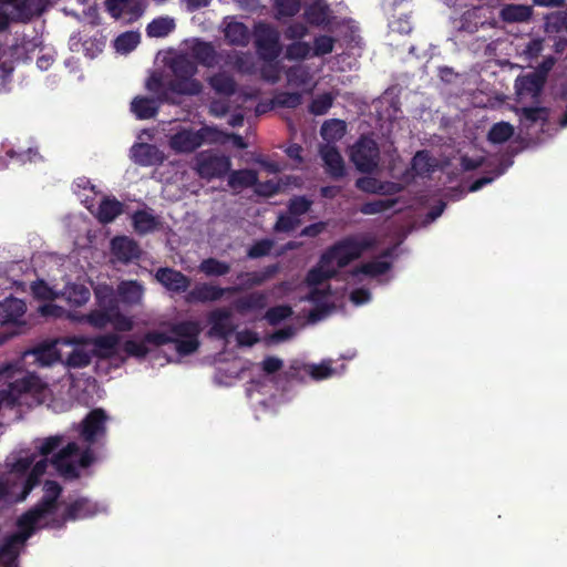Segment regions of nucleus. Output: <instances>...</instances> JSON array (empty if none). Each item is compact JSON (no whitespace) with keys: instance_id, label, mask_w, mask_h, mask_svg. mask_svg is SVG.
I'll return each instance as SVG.
<instances>
[{"instance_id":"nucleus-6","label":"nucleus","mask_w":567,"mask_h":567,"mask_svg":"<svg viewBox=\"0 0 567 567\" xmlns=\"http://www.w3.org/2000/svg\"><path fill=\"white\" fill-rule=\"evenodd\" d=\"M380 150L373 137L362 135L350 151V159L361 173H372L378 167Z\"/></svg>"},{"instance_id":"nucleus-56","label":"nucleus","mask_w":567,"mask_h":567,"mask_svg":"<svg viewBox=\"0 0 567 567\" xmlns=\"http://www.w3.org/2000/svg\"><path fill=\"white\" fill-rule=\"evenodd\" d=\"M333 104V96L331 94H321L310 102L309 112L315 115H322L327 113Z\"/></svg>"},{"instance_id":"nucleus-41","label":"nucleus","mask_w":567,"mask_h":567,"mask_svg":"<svg viewBox=\"0 0 567 567\" xmlns=\"http://www.w3.org/2000/svg\"><path fill=\"white\" fill-rule=\"evenodd\" d=\"M398 198H377L361 205L360 213L363 215H378L395 206Z\"/></svg>"},{"instance_id":"nucleus-23","label":"nucleus","mask_w":567,"mask_h":567,"mask_svg":"<svg viewBox=\"0 0 567 567\" xmlns=\"http://www.w3.org/2000/svg\"><path fill=\"white\" fill-rule=\"evenodd\" d=\"M94 293L99 309L113 312L120 324L126 323L127 317L121 312L116 295L111 288L97 289Z\"/></svg>"},{"instance_id":"nucleus-16","label":"nucleus","mask_w":567,"mask_h":567,"mask_svg":"<svg viewBox=\"0 0 567 567\" xmlns=\"http://www.w3.org/2000/svg\"><path fill=\"white\" fill-rule=\"evenodd\" d=\"M210 328L208 334L219 339H226L233 334L236 327L231 322V312L227 309H216L208 315Z\"/></svg>"},{"instance_id":"nucleus-61","label":"nucleus","mask_w":567,"mask_h":567,"mask_svg":"<svg viewBox=\"0 0 567 567\" xmlns=\"http://www.w3.org/2000/svg\"><path fill=\"white\" fill-rule=\"evenodd\" d=\"M255 193L261 197H271L280 193V185L275 181H257V184H255Z\"/></svg>"},{"instance_id":"nucleus-13","label":"nucleus","mask_w":567,"mask_h":567,"mask_svg":"<svg viewBox=\"0 0 567 567\" xmlns=\"http://www.w3.org/2000/svg\"><path fill=\"white\" fill-rule=\"evenodd\" d=\"M107 416L103 409H93L82 421L81 436L85 443L92 445L99 436L106 432L105 422Z\"/></svg>"},{"instance_id":"nucleus-49","label":"nucleus","mask_w":567,"mask_h":567,"mask_svg":"<svg viewBox=\"0 0 567 567\" xmlns=\"http://www.w3.org/2000/svg\"><path fill=\"white\" fill-rule=\"evenodd\" d=\"M68 300L73 306H82L91 298V291L81 286V284H73L66 289Z\"/></svg>"},{"instance_id":"nucleus-17","label":"nucleus","mask_w":567,"mask_h":567,"mask_svg":"<svg viewBox=\"0 0 567 567\" xmlns=\"http://www.w3.org/2000/svg\"><path fill=\"white\" fill-rule=\"evenodd\" d=\"M82 321L92 326L93 328L103 329L107 324H112L117 331H128L133 328V321L131 318H126V323L120 324L117 318L104 309L93 310L82 317Z\"/></svg>"},{"instance_id":"nucleus-48","label":"nucleus","mask_w":567,"mask_h":567,"mask_svg":"<svg viewBox=\"0 0 567 567\" xmlns=\"http://www.w3.org/2000/svg\"><path fill=\"white\" fill-rule=\"evenodd\" d=\"M302 0H275L274 8L277 18L293 17L300 12Z\"/></svg>"},{"instance_id":"nucleus-33","label":"nucleus","mask_w":567,"mask_h":567,"mask_svg":"<svg viewBox=\"0 0 567 567\" xmlns=\"http://www.w3.org/2000/svg\"><path fill=\"white\" fill-rule=\"evenodd\" d=\"M532 13V7L528 4L509 3L502 7L499 17L507 23H515V21L528 20Z\"/></svg>"},{"instance_id":"nucleus-31","label":"nucleus","mask_w":567,"mask_h":567,"mask_svg":"<svg viewBox=\"0 0 567 567\" xmlns=\"http://www.w3.org/2000/svg\"><path fill=\"white\" fill-rule=\"evenodd\" d=\"M258 182V172L254 169L231 171L228 175V186L233 190L245 189V187L255 186Z\"/></svg>"},{"instance_id":"nucleus-42","label":"nucleus","mask_w":567,"mask_h":567,"mask_svg":"<svg viewBox=\"0 0 567 567\" xmlns=\"http://www.w3.org/2000/svg\"><path fill=\"white\" fill-rule=\"evenodd\" d=\"M391 264L388 261H374L362 264L352 270L353 276L365 275L370 277H378L385 275L389 271Z\"/></svg>"},{"instance_id":"nucleus-12","label":"nucleus","mask_w":567,"mask_h":567,"mask_svg":"<svg viewBox=\"0 0 567 567\" xmlns=\"http://www.w3.org/2000/svg\"><path fill=\"white\" fill-rule=\"evenodd\" d=\"M240 287L221 288L214 286L213 282H198L188 292L186 300L188 302H214L224 298L225 293H236Z\"/></svg>"},{"instance_id":"nucleus-4","label":"nucleus","mask_w":567,"mask_h":567,"mask_svg":"<svg viewBox=\"0 0 567 567\" xmlns=\"http://www.w3.org/2000/svg\"><path fill=\"white\" fill-rule=\"evenodd\" d=\"M255 47L259 59L264 62H275L282 51L280 44V31L265 22L255 25Z\"/></svg>"},{"instance_id":"nucleus-5","label":"nucleus","mask_w":567,"mask_h":567,"mask_svg":"<svg viewBox=\"0 0 567 567\" xmlns=\"http://www.w3.org/2000/svg\"><path fill=\"white\" fill-rule=\"evenodd\" d=\"M221 134V132L212 128V126H203L202 130L196 132L183 130L171 136L169 146L178 154H192L193 151L203 146L205 141L209 140L212 143H215Z\"/></svg>"},{"instance_id":"nucleus-62","label":"nucleus","mask_w":567,"mask_h":567,"mask_svg":"<svg viewBox=\"0 0 567 567\" xmlns=\"http://www.w3.org/2000/svg\"><path fill=\"white\" fill-rule=\"evenodd\" d=\"M260 74L265 80H268L269 83H277L280 79V66L278 65V62H265L260 69Z\"/></svg>"},{"instance_id":"nucleus-9","label":"nucleus","mask_w":567,"mask_h":567,"mask_svg":"<svg viewBox=\"0 0 567 567\" xmlns=\"http://www.w3.org/2000/svg\"><path fill=\"white\" fill-rule=\"evenodd\" d=\"M18 533L8 536L0 546V564L16 567L19 557V546L24 544L34 533V525H24L22 516L18 519Z\"/></svg>"},{"instance_id":"nucleus-39","label":"nucleus","mask_w":567,"mask_h":567,"mask_svg":"<svg viewBox=\"0 0 567 567\" xmlns=\"http://www.w3.org/2000/svg\"><path fill=\"white\" fill-rule=\"evenodd\" d=\"M133 224L138 234H148L157 228L158 221L148 210L137 209L133 215Z\"/></svg>"},{"instance_id":"nucleus-29","label":"nucleus","mask_w":567,"mask_h":567,"mask_svg":"<svg viewBox=\"0 0 567 567\" xmlns=\"http://www.w3.org/2000/svg\"><path fill=\"white\" fill-rule=\"evenodd\" d=\"M330 9L323 0H313L305 9L303 17L310 25H322L328 21Z\"/></svg>"},{"instance_id":"nucleus-37","label":"nucleus","mask_w":567,"mask_h":567,"mask_svg":"<svg viewBox=\"0 0 567 567\" xmlns=\"http://www.w3.org/2000/svg\"><path fill=\"white\" fill-rule=\"evenodd\" d=\"M286 76L288 84L297 87L309 85L312 79L310 66L305 64L288 66L286 70Z\"/></svg>"},{"instance_id":"nucleus-24","label":"nucleus","mask_w":567,"mask_h":567,"mask_svg":"<svg viewBox=\"0 0 567 567\" xmlns=\"http://www.w3.org/2000/svg\"><path fill=\"white\" fill-rule=\"evenodd\" d=\"M120 338L116 334H104L91 340L93 358L110 359L116 351Z\"/></svg>"},{"instance_id":"nucleus-57","label":"nucleus","mask_w":567,"mask_h":567,"mask_svg":"<svg viewBox=\"0 0 567 567\" xmlns=\"http://www.w3.org/2000/svg\"><path fill=\"white\" fill-rule=\"evenodd\" d=\"M522 115L523 118L530 124L537 122L546 123L548 121L549 111L546 107H523Z\"/></svg>"},{"instance_id":"nucleus-27","label":"nucleus","mask_w":567,"mask_h":567,"mask_svg":"<svg viewBox=\"0 0 567 567\" xmlns=\"http://www.w3.org/2000/svg\"><path fill=\"white\" fill-rule=\"evenodd\" d=\"M159 111V104L157 100L136 96L131 102V112L136 115L137 120H150L153 118Z\"/></svg>"},{"instance_id":"nucleus-21","label":"nucleus","mask_w":567,"mask_h":567,"mask_svg":"<svg viewBox=\"0 0 567 567\" xmlns=\"http://www.w3.org/2000/svg\"><path fill=\"white\" fill-rule=\"evenodd\" d=\"M280 267L278 264L269 265L261 270H254L252 272H240L237 279L240 280V291L243 289H250L262 285L278 274Z\"/></svg>"},{"instance_id":"nucleus-32","label":"nucleus","mask_w":567,"mask_h":567,"mask_svg":"<svg viewBox=\"0 0 567 567\" xmlns=\"http://www.w3.org/2000/svg\"><path fill=\"white\" fill-rule=\"evenodd\" d=\"M208 83L216 94L224 96L236 94V82L230 74L218 72L208 79Z\"/></svg>"},{"instance_id":"nucleus-47","label":"nucleus","mask_w":567,"mask_h":567,"mask_svg":"<svg viewBox=\"0 0 567 567\" xmlns=\"http://www.w3.org/2000/svg\"><path fill=\"white\" fill-rule=\"evenodd\" d=\"M93 354L82 348H75L68 354L65 364L70 368H83L91 363Z\"/></svg>"},{"instance_id":"nucleus-30","label":"nucleus","mask_w":567,"mask_h":567,"mask_svg":"<svg viewBox=\"0 0 567 567\" xmlns=\"http://www.w3.org/2000/svg\"><path fill=\"white\" fill-rule=\"evenodd\" d=\"M123 204L115 197H104L100 203L95 217L101 223H111L122 215Z\"/></svg>"},{"instance_id":"nucleus-3","label":"nucleus","mask_w":567,"mask_h":567,"mask_svg":"<svg viewBox=\"0 0 567 567\" xmlns=\"http://www.w3.org/2000/svg\"><path fill=\"white\" fill-rule=\"evenodd\" d=\"M174 79L168 80L167 90L178 95L195 96L203 91V84L194 75L197 65L186 54L176 55L169 63Z\"/></svg>"},{"instance_id":"nucleus-8","label":"nucleus","mask_w":567,"mask_h":567,"mask_svg":"<svg viewBox=\"0 0 567 567\" xmlns=\"http://www.w3.org/2000/svg\"><path fill=\"white\" fill-rule=\"evenodd\" d=\"M45 494L41 497L38 505L30 508L25 514L22 515V523L30 526H34L41 520V518L53 514L58 506V498L61 495V486L58 482L47 481L44 484Z\"/></svg>"},{"instance_id":"nucleus-14","label":"nucleus","mask_w":567,"mask_h":567,"mask_svg":"<svg viewBox=\"0 0 567 567\" xmlns=\"http://www.w3.org/2000/svg\"><path fill=\"white\" fill-rule=\"evenodd\" d=\"M155 277L163 287L177 293L186 291L192 284L189 277L182 274L181 270L171 267H159Z\"/></svg>"},{"instance_id":"nucleus-59","label":"nucleus","mask_w":567,"mask_h":567,"mask_svg":"<svg viewBox=\"0 0 567 567\" xmlns=\"http://www.w3.org/2000/svg\"><path fill=\"white\" fill-rule=\"evenodd\" d=\"M146 87L148 91L153 92L154 94H157V97L161 102L167 101V91H169L167 87L164 90V83L161 78V75L153 74L148 78Z\"/></svg>"},{"instance_id":"nucleus-52","label":"nucleus","mask_w":567,"mask_h":567,"mask_svg":"<svg viewBox=\"0 0 567 567\" xmlns=\"http://www.w3.org/2000/svg\"><path fill=\"white\" fill-rule=\"evenodd\" d=\"M140 35L136 31H126L115 40V49L122 52H130L137 48Z\"/></svg>"},{"instance_id":"nucleus-26","label":"nucleus","mask_w":567,"mask_h":567,"mask_svg":"<svg viewBox=\"0 0 567 567\" xmlns=\"http://www.w3.org/2000/svg\"><path fill=\"white\" fill-rule=\"evenodd\" d=\"M545 84V78L538 73H528L518 76L516 80L517 94H527L530 96H538Z\"/></svg>"},{"instance_id":"nucleus-28","label":"nucleus","mask_w":567,"mask_h":567,"mask_svg":"<svg viewBox=\"0 0 567 567\" xmlns=\"http://www.w3.org/2000/svg\"><path fill=\"white\" fill-rule=\"evenodd\" d=\"M305 371L313 379L320 380L330 377L333 368L327 363L320 364H291L286 374L288 378H296L298 372Z\"/></svg>"},{"instance_id":"nucleus-34","label":"nucleus","mask_w":567,"mask_h":567,"mask_svg":"<svg viewBox=\"0 0 567 567\" xmlns=\"http://www.w3.org/2000/svg\"><path fill=\"white\" fill-rule=\"evenodd\" d=\"M224 37L235 45H247L250 40L249 29L241 22L228 23L224 30Z\"/></svg>"},{"instance_id":"nucleus-36","label":"nucleus","mask_w":567,"mask_h":567,"mask_svg":"<svg viewBox=\"0 0 567 567\" xmlns=\"http://www.w3.org/2000/svg\"><path fill=\"white\" fill-rule=\"evenodd\" d=\"M436 167V162L427 150L417 151L411 159V169L419 176L431 174Z\"/></svg>"},{"instance_id":"nucleus-45","label":"nucleus","mask_w":567,"mask_h":567,"mask_svg":"<svg viewBox=\"0 0 567 567\" xmlns=\"http://www.w3.org/2000/svg\"><path fill=\"white\" fill-rule=\"evenodd\" d=\"M311 54V47L306 41H293L286 48L285 56L288 61H302Z\"/></svg>"},{"instance_id":"nucleus-11","label":"nucleus","mask_w":567,"mask_h":567,"mask_svg":"<svg viewBox=\"0 0 567 567\" xmlns=\"http://www.w3.org/2000/svg\"><path fill=\"white\" fill-rule=\"evenodd\" d=\"M80 455V447L76 443L71 442L52 456L50 460L58 473L69 480L79 478L80 472L73 457Z\"/></svg>"},{"instance_id":"nucleus-60","label":"nucleus","mask_w":567,"mask_h":567,"mask_svg":"<svg viewBox=\"0 0 567 567\" xmlns=\"http://www.w3.org/2000/svg\"><path fill=\"white\" fill-rule=\"evenodd\" d=\"M274 243L269 239L257 240L247 251L249 258H259L268 256L272 249Z\"/></svg>"},{"instance_id":"nucleus-43","label":"nucleus","mask_w":567,"mask_h":567,"mask_svg":"<svg viewBox=\"0 0 567 567\" xmlns=\"http://www.w3.org/2000/svg\"><path fill=\"white\" fill-rule=\"evenodd\" d=\"M514 135V126L508 122H498L492 126L487 138L493 144L506 143Z\"/></svg>"},{"instance_id":"nucleus-54","label":"nucleus","mask_w":567,"mask_h":567,"mask_svg":"<svg viewBox=\"0 0 567 567\" xmlns=\"http://www.w3.org/2000/svg\"><path fill=\"white\" fill-rule=\"evenodd\" d=\"M334 38L330 35H319L313 39V45L311 48L312 55H324L333 52Z\"/></svg>"},{"instance_id":"nucleus-44","label":"nucleus","mask_w":567,"mask_h":567,"mask_svg":"<svg viewBox=\"0 0 567 567\" xmlns=\"http://www.w3.org/2000/svg\"><path fill=\"white\" fill-rule=\"evenodd\" d=\"M3 4H9L13 7L14 13L12 16L13 21H20L21 23H27L30 21L33 13L31 10L30 0H0Z\"/></svg>"},{"instance_id":"nucleus-25","label":"nucleus","mask_w":567,"mask_h":567,"mask_svg":"<svg viewBox=\"0 0 567 567\" xmlns=\"http://www.w3.org/2000/svg\"><path fill=\"white\" fill-rule=\"evenodd\" d=\"M331 264H322V255L320 256L317 266L310 268L306 276V284L308 287H319L323 281L333 279L338 276L337 268H330Z\"/></svg>"},{"instance_id":"nucleus-53","label":"nucleus","mask_w":567,"mask_h":567,"mask_svg":"<svg viewBox=\"0 0 567 567\" xmlns=\"http://www.w3.org/2000/svg\"><path fill=\"white\" fill-rule=\"evenodd\" d=\"M291 315L292 310L289 305H277L267 310L266 318L270 326H278L281 320L289 318Z\"/></svg>"},{"instance_id":"nucleus-15","label":"nucleus","mask_w":567,"mask_h":567,"mask_svg":"<svg viewBox=\"0 0 567 567\" xmlns=\"http://www.w3.org/2000/svg\"><path fill=\"white\" fill-rule=\"evenodd\" d=\"M131 158L142 167L150 165H159L164 162L165 155L156 145L147 143H136L131 150Z\"/></svg>"},{"instance_id":"nucleus-22","label":"nucleus","mask_w":567,"mask_h":567,"mask_svg":"<svg viewBox=\"0 0 567 567\" xmlns=\"http://www.w3.org/2000/svg\"><path fill=\"white\" fill-rule=\"evenodd\" d=\"M190 55L203 66H214L218 63V54L212 42L196 40L190 47Z\"/></svg>"},{"instance_id":"nucleus-51","label":"nucleus","mask_w":567,"mask_h":567,"mask_svg":"<svg viewBox=\"0 0 567 567\" xmlns=\"http://www.w3.org/2000/svg\"><path fill=\"white\" fill-rule=\"evenodd\" d=\"M346 130L344 121L332 120L327 121L321 125V136L324 140L340 138L343 136Z\"/></svg>"},{"instance_id":"nucleus-50","label":"nucleus","mask_w":567,"mask_h":567,"mask_svg":"<svg viewBox=\"0 0 567 567\" xmlns=\"http://www.w3.org/2000/svg\"><path fill=\"white\" fill-rule=\"evenodd\" d=\"M7 157L11 159H17L19 163L24 164L27 162H34L37 159H42L41 154L38 147H28L27 150H14L9 148L6 152Z\"/></svg>"},{"instance_id":"nucleus-2","label":"nucleus","mask_w":567,"mask_h":567,"mask_svg":"<svg viewBox=\"0 0 567 567\" xmlns=\"http://www.w3.org/2000/svg\"><path fill=\"white\" fill-rule=\"evenodd\" d=\"M374 245V239L348 235L333 243L321 254V264H333L336 260L338 268H344L365 251L373 249Z\"/></svg>"},{"instance_id":"nucleus-10","label":"nucleus","mask_w":567,"mask_h":567,"mask_svg":"<svg viewBox=\"0 0 567 567\" xmlns=\"http://www.w3.org/2000/svg\"><path fill=\"white\" fill-rule=\"evenodd\" d=\"M99 513V506L87 497H78L68 504L59 518L49 523L51 528L61 529L66 522L94 517Z\"/></svg>"},{"instance_id":"nucleus-58","label":"nucleus","mask_w":567,"mask_h":567,"mask_svg":"<svg viewBox=\"0 0 567 567\" xmlns=\"http://www.w3.org/2000/svg\"><path fill=\"white\" fill-rule=\"evenodd\" d=\"M302 96L297 91L289 93V91H284L276 96V104L280 107L286 109H297L301 103Z\"/></svg>"},{"instance_id":"nucleus-55","label":"nucleus","mask_w":567,"mask_h":567,"mask_svg":"<svg viewBox=\"0 0 567 567\" xmlns=\"http://www.w3.org/2000/svg\"><path fill=\"white\" fill-rule=\"evenodd\" d=\"M39 386V378L35 375H25L17 379L12 384L11 389L18 394L31 393Z\"/></svg>"},{"instance_id":"nucleus-19","label":"nucleus","mask_w":567,"mask_h":567,"mask_svg":"<svg viewBox=\"0 0 567 567\" xmlns=\"http://www.w3.org/2000/svg\"><path fill=\"white\" fill-rule=\"evenodd\" d=\"M324 168L332 179H341L346 176L344 159L340 151L333 145H323L320 150Z\"/></svg>"},{"instance_id":"nucleus-20","label":"nucleus","mask_w":567,"mask_h":567,"mask_svg":"<svg viewBox=\"0 0 567 567\" xmlns=\"http://www.w3.org/2000/svg\"><path fill=\"white\" fill-rule=\"evenodd\" d=\"M233 305L235 311L240 315L260 311L268 305V295L264 291H252L235 299Z\"/></svg>"},{"instance_id":"nucleus-7","label":"nucleus","mask_w":567,"mask_h":567,"mask_svg":"<svg viewBox=\"0 0 567 567\" xmlns=\"http://www.w3.org/2000/svg\"><path fill=\"white\" fill-rule=\"evenodd\" d=\"M230 168V158L214 154L213 151H202L195 157V169L203 179L223 178Z\"/></svg>"},{"instance_id":"nucleus-18","label":"nucleus","mask_w":567,"mask_h":567,"mask_svg":"<svg viewBox=\"0 0 567 567\" xmlns=\"http://www.w3.org/2000/svg\"><path fill=\"white\" fill-rule=\"evenodd\" d=\"M111 251L115 259L122 264H130L132 260L138 259L142 254L138 243L125 237V235L112 239Z\"/></svg>"},{"instance_id":"nucleus-63","label":"nucleus","mask_w":567,"mask_h":567,"mask_svg":"<svg viewBox=\"0 0 567 567\" xmlns=\"http://www.w3.org/2000/svg\"><path fill=\"white\" fill-rule=\"evenodd\" d=\"M300 224V219L299 218H295L293 216L291 215H279L277 217V221H276V225H275V229L277 231H290V230H293L298 227V225Z\"/></svg>"},{"instance_id":"nucleus-40","label":"nucleus","mask_w":567,"mask_h":567,"mask_svg":"<svg viewBox=\"0 0 567 567\" xmlns=\"http://www.w3.org/2000/svg\"><path fill=\"white\" fill-rule=\"evenodd\" d=\"M175 29L174 19L169 17L155 18L147 24V34L151 38H165Z\"/></svg>"},{"instance_id":"nucleus-35","label":"nucleus","mask_w":567,"mask_h":567,"mask_svg":"<svg viewBox=\"0 0 567 567\" xmlns=\"http://www.w3.org/2000/svg\"><path fill=\"white\" fill-rule=\"evenodd\" d=\"M117 292L122 301L128 305H137L143 298V287L136 280L120 282Z\"/></svg>"},{"instance_id":"nucleus-46","label":"nucleus","mask_w":567,"mask_h":567,"mask_svg":"<svg viewBox=\"0 0 567 567\" xmlns=\"http://www.w3.org/2000/svg\"><path fill=\"white\" fill-rule=\"evenodd\" d=\"M312 199L305 195H296L288 200V214L298 218L311 209Z\"/></svg>"},{"instance_id":"nucleus-38","label":"nucleus","mask_w":567,"mask_h":567,"mask_svg":"<svg viewBox=\"0 0 567 567\" xmlns=\"http://www.w3.org/2000/svg\"><path fill=\"white\" fill-rule=\"evenodd\" d=\"M198 268L207 277H223L229 274L231 267L220 259L208 257L202 259Z\"/></svg>"},{"instance_id":"nucleus-1","label":"nucleus","mask_w":567,"mask_h":567,"mask_svg":"<svg viewBox=\"0 0 567 567\" xmlns=\"http://www.w3.org/2000/svg\"><path fill=\"white\" fill-rule=\"evenodd\" d=\"M200 326L195 321H181L169 326L168 332L151 330L141 340L128 339L124 342L126 354L137 359H145L152 347L174 343L176 351L182 355L192 354L199 348Z\"/></svg>"},{"instance_id":"nucleus-64","label":"nucleus","mask_w":567,"mask_h":567,"mask_svg":"<svg viewBox=\"0 0 567 567\" xmlns=\"http://www.w3.org/2000/svg\"><path fill=\"white\" fill-rule=\"evenodd\" d=\"M308 34V28L302 23H292L285 30V38L288 40H300Z\"/></svg>"}]
</instances>
